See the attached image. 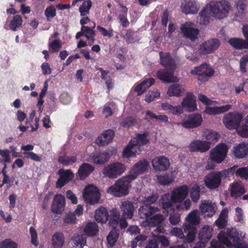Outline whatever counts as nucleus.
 Instances as JSON below:
<instances>
[{"instance_id":"51","label":"nucleus","mask_w":248,"mask_h":248,"mask_svg":"<svg viewBox=\"0 0 248 248\" xmlns=\"http://www.w3.org/2000/svg\"><path fill=\"white\" fill-rule=\"evenodd\" d=\"M92 6V2L91 0H87L84 1L79 8L80 15L82 16L88 15L89 13Z\"/></svg>"},{"instance_id":"4","label":"nucleus","mask_w":248,"mask_h":248,"mask_svg":"<svg viewBox=\"0 0 248 248\" xmlns=\"http://www.w3.org/2000/svg\"><path fill=\"white\" fill-rule=\"evenodd\" d=\"M134 180V178L128 174L117 179L114 184L107 189L108 194L116 197H121L128 194L131 187V183Z\"/></svg>"},{"instance_id":"46","label":"nucleus","mask_w":248,"mask_h":248,"mask_svg":"<svg viewBox=\"0 0 248 248\" xmlns=\"http://www.w3.org/2000/svg\"><path fill=\"white\" fill-rule=\"evenodd\" d=\"M190 197L192 201L196 202L200 197V189L198 184L196 183H192L190 186Z\"/></svg>"},{"instance_id":"33","label":"nucleus","mask_w":248,"mask_h":248,"mask_svg":"<svg viewBox=\"0 0 248 248\" xmlns=\"http://www.w3.org/2000/svg\"><path fill=\"white\" fill-rule=\"evenodd\" d=\"M108 212L105 207L100 206L95 210L94 218L97 222L102 224L105 223L108 220Z\"/></svg>"},{"instance_id":"26","label":"nucleus","mask_w":248,"mask_h":248,"mask_svg":"<svg viewBox=\"0 0 248 248\" xmlns=\"http://www.w3.org/2000/svg\"><path fill=\"white\" fill-rule=\"evenodd\" d=\"M188 148L191 152L200 153L205 152L210 149L205 141L200 140L192 141L188 145Z\"/></svg>"},{"instance_id":"49","label":"nucleus","mask_w":248,"mask_h":248,"mask_svg":"<svg viewBox=\"0 0 248 248\" xmlns=\"http://www.w3.org/2000/svg\"><path fill=\"white\" fill-rule=\"evenodd\" d=\"M83 230L84 232L89 236L96 235L99 231L98 226L95 222H89L87 223Z\"/></svg>"},{"instance_id":"9","label":"nucleus","mask_w":248,"mask_h":248,"mask_svg":"<svg viewBox=\"0 0 248 248\" xmlns=\"http://www.w3.org/2000/svg\"><path fill=\"white\" fill-rule=\"evenodd\" d=\"M228 173V170L213 171L208 174L204 179L205 186L209 189H215L218 188L221 183L222 176Z\"/></svg>"},{"instance_id":"63","label":"nucleus","mask_w":248,"mask_h":248,"mask_svg":"<svg viewBox=\"0 0 248 248\" xmlns=\"http://www.w3.org/2000/svg\"><path fill=\"white\" fill-rule=\"evenodd\" d=\"M30 232L31 236V243L35 246H38L39 242L36 231L34 228L31 227L30 228Z\"/></svg>"},{"instance_id":"2","label":"nucleus","mask_w":248,"mask_h":248,"mask_svg":"<svg viewBox=\"0 0 248 248\" xmlns=\"http://www.w3.org/2000/svg\"><path fill=\"white\" fill-rule=\"evenodd\" d=\"M233 11L230 2L227 0L211 1L206 5L200 13V24L206 25L209 18L213 16L217 18L222 19L227 17L230 12Z\"/></svg>"},{"instance_id":"41","label":"nucleus","mask_w":248,"mask_h":248,"mask_svg":"<svg viewBox=\"0 0 248 248\" xmlns=\"http://www.w3.org/2000/svg\"><path fill=\"white\" fill-rule=\"evenodd\" d=\"M94 170V168L89 163H83L78 169V174L81 179L88 177Z\"/></svg>"},{"instance_id":"5","label":"nucleus","mask_w":248,"mask_h":248,"mask_svg":"<svg viewBox=\"0 0 248 248\" xmlns=\"http://www.w3.org/2000/svg\"><path fill=\"white\" fill-rule=\"evenodd\" d=\"M127 170L126 166L118 161H114L105 166L101 173L104 178L115 179L121 176Z\"/></svg>"},{"instance_id":"60","label":"nucleus","mask_w":248,"mask_h":248,"mask_svg":"<svg viewBox=\"0 0 248 248\" xmlns=\"http://www.w3.org/2000/svg\"><path fill=\"white\" fill-rule=\"evenodd\" d=\"M56 8L53 5H50L47 7L45 11V15L47 20H49L50 18H53L56 16Z\"/></svg>"},{"instance_id":"48","label":"nucleus","mask_w":248,"mask_h":248,"mask_svg":"<svg viewBox=\"0 0 248 248\" xmlns=\"http://www.w3.org/2000/svg\"><path fill=\"white\" fill-rule=\"evenodd\" d=\"M161 107L162 110L168 111L169 113L173 115L182 114V108L180 106H173L168 103H164L161 104Z\"/></svg>"},{"instance_id":"29","label":"nucleus","mask_w":248,"mask_h":248,"mask_svg":"<svg viewBox=\"0 0 248 248\" xmlns=\"http://www.w3.org/2000/svg\"><path fill=\"white\" fill-rule=\"evenodd\" d=\"M232 107L230 104H226L222 106H207L205 108L204 112L211 115H217L229 111L231 109Z\"/></svg>"},{"instance_id":"6","label":"nucleus","mask_w":248,"mask_h":248,"mask_svg":"<svg viewBox=\"0 0 248 248\" xmlns=\"http://www.w3.org/2000/svg\"><path fill=\"white\" fill-rule=\"evenodd\" d=\"M243 116L242 113L234 111L228 113L224 115L222 121L223 124L228 129H233L236 128L237 133L241 136V135L238 131V128L246 123L245 118L243 123L240 124V123L243 120Z\"/></svg>"},{"instance_id":"3","label":"nucleus","mask_w":248,"mask_h":248,"mask_svg":"<svg viewBox=\"0 0 248 248\" xmlns=\"http://www.w3.org/2000/svg\"><path fill=\"white\" fill-rule=\"evenodd\" d=\"M159 208L157 207L143 204L139 209V215L141 218L147 219L143 222V225L154 226L162 223L165 217L158 213Z\"/></svg>"},{"instance_id":"10","label":"nucleus","mask_w":248,"mask_h":248,"mask_svg":"<svg viewBox=\"0 0 248 248\" xmlns=\"http://www.w3.org/2000/svg\"><path fill=\"white\" fill-rule=\"evenodd\" d=\"M190 73L192 75L198 76L199 80L206 81L213 76L215 71L210 65L204 63L194 67L191 69Z\"/></svg>"},{"instance_id":"14","label":"nucleus","mask_w":248,"mask_h":248,"mask_svg":"<svg viewBox=\"0 0 248 248\" xmlns=\"http://www.w3.org/2000/svg\"><path fill=\"white\" fill-rule=\"evenodd\" d=\"M220 42L217 39H212L203 42L200 44L198 51L201 54H207L213 53L218 48Z\"/></svg>"},{"instance_id":"21","label":"nucleus","mask_w":248,"mask_h":248,"mask_svg":"<svg viewBox=\"0 0 248 248\" xmlns=\"http://www.w3.org/2000/svg\"><path fill=\"white\" fill-rule=\"evenodd\" d=\"M114 136L113 130L108 129L103 131L95 140V143L98 146H105L108 144L112 140Z\"/></svg>"},{"instance_id":"27","label":"nucleus","mask_w":248,"mask_h":248,"mask_svg":"<svg viewBox=\"0 0 248 248\" xmlns=\"http://www.w3.org/2000/svg\"><path fill=\"white\" fill-rule=\"evenodd\" d=\"M232 152L237 158H243L248 155V143L242 142L234 146Z\"/></svg>"},{"instance_id":"28","label":"nucleus","mask_w":248,"mask_h":248,"mask_svg":"<svg viewBox=\"0 0 248 248\" xmlns=\"http://www.w3.org/2000/svg\"><path fill=\"white\" fill-rule=\"evenodd\" d=\"M120 207L123 212L124 217L126 218H131L133 217L135 207L132 202L126 200L122 201Z\"/></svg>"},{"instance_id":"52","label":"nucleus","mask_w":248,"mask_h":248,"mask_svg":"<svg viewBox=\"0 0 248 248\" xmlns=\"http://www.w3.org/2000/svg\"><path fill=\"white\" fill-rule=\"evenodd\" d=\"M118 237V231L114 230L111 231L107 236V241L108 245L111 247L113 246L117 241Z\"/></svg>"},{"instance_id":"13","label":"nucleus","mask_w":248,"mask_h":248,"mask_svg":"<svg viewBox=\"0 0 248 248\" xmlns=\"http://www.w3.org/2000/svg\"><path fill=\"white\" fill-rule=\"evenodd\" d=\"M180 107L182 108V113L184 111L187 112H193L197 109V105L196 98L194 94L191 93H188L183 99L181 103Z\"/></svg>"},{"instance_id":"30","label":"nucleus","mask_w":248,"mask_h":248,"mask_svg":"<svg viewBox=\"0 0 248 248\" xmlns=\"http://www.w3.org/2000/svg\"><path fill=\"white\" fill-rule=\"evenodd\" d=\"M183 228L186 234L183 238V242L186 243H190L195 240L197 233L196 227H191L190 224H183Z\"/></svg>"},{"instance_id":"61","label":"nucleus","mask_w":248,"mask_h":248,"mask_svg":"<svg viewBox=\"0 0 248 248\" xmlns=\"http://www.w3.org/2000/svg\"><path fill=\"white\" fill-rule=\"evenodd\" d=\"M0 248H17V244L10 239H7L0 243Z\"/></svg>"},{"instance_id":"50","label":"nucleus","mask_w":248,"mask_h":248,"mask_svg":"<svg viewBox=\"0 0 248 248\" xmlns=\"http://www.w3.org/2000/svg\"><path fill=\"white\" fill-rule=\"evenodd\" d=\"M78 160L76 156L62 155L59 156L58 161L64 166H68L76 163Z\"/></svg>"},{"instance_id":"11","label":"nucleus","mask_w":248,"mask_h":248,"mask_svg":"<svg viewBox=\"0 0 248 248\" xmlns=\"http://www.w3.org/2000/svg\"><path fill=\"white\" fill-rule=\"evenodd\" d=\"M203 119L200 113H194L185 115L180 123L181 125L185 128L192 129L200 126Z\"/></svg>"},{"instance_id":"25","label":"nucleus","mask_w":248,"mask_h":248,"mask_svg":"<svg viewBox=\"0 0 248 248\" xmlns=\"http://www.w3.org/2000/svg\"><path fill=\"white\" fill-rule=\"evenodd\" d=\"M202 138L206 140L205 142L208 143L209 148L211 144L216 143L218 141L220 138L219 134L216 131L212 129H205L202 134Z\"/></svg>"},{"instance_id":"47","label":"nucleus","mask_w":248,"mask_h":248,"mask_svg":"<svg viewBox=\"0 0 248 248\" xmlns=\"http://www.w3.org/2000/svg\"><path fill=\"white\" fill-rule=\"evenodd\" d=\"M131 140L134 141L133 142L136 145L141 148L142 145H145L149 142L148 134L144 133L142 134H138L133 137Z\"/></svg>"},{"instance_id":"23","label":"nucleus","mask_w":248,"mask_h":248,"mask_svg":"<svg viewBox=\"0 0 248 248\" xmlns=\"http://www.w3.org/2000/svg\"><path fill=\"white\" fill-rule=\"evenodd\" d=\"M65 205V198L61 194L56 195L53 199L52 211L56 214H62Z\"/></svg>"},{"instance_id":"55","label":"nucleus","mask_w":248,"mask_h":248,"mask_svg":"<svg viewBox=\"0 0 248 248\" xmlns=\"http://www.w3.org/2000/svg\"><path fill=\"white\" fill-rule=\"evenodd\" d=\"M62 46V41L59 39H55L49 44V49L52 53L57 52L61 49Z\"/></svg>"},{"instance_id":"8","label":"nucleus","mask_w":248,"mask_h":248,"mask_svg":"<svg viewBox=\"0 0 248 248\" xmlns=\"http://www.w3.org/2000/svg\"><path fill=\"white\" fill-rule=\"evenodd\" d=\"M82 196L86 202L94 204L99 202L101 198V193L97 186L92 184H89L85 186L83 190Z\"/></svg>"},{"instance_id":"37","label":"nucleus","mask_w":248,"mask_h":248,"mask_svg":"<svg viewBox=\"0 0 248 248\" xmlns=\"http://www.w3.org/2000/svg\"><path fill=\"white\" fill-rule=\"evenodd\" d=\"M231 196L237 198L245 192L244 186L241 181H237L230 184Z\"/></svg>"},{"instance_id":"43","label":"nucleus","mask_w":248,"mask_h":248,"mask_svg":"<svg viewBox=\"0 0 248 248\" xmlns=\"http://www.w3.org/2000/svg\"><path fill=\"white\" fill-rule=\"evenodd\" d=\"M185 92V89L177 84H174L169 87L167 94L169 96H181Z\"/></svg>"},{"instance_id":"16","label":"nucleus","mask_w":248,"mask_h":248,"mask_svg":"<svg viewBox=\"0 0 248 248\" xmlns=\"http://www.w3.org/2000/svg\"><path fill=\"white\" fill-rule=\"evenodd\" d=\"M199 208L202 214L207 217L213 216L217 210L216 204L209 200L202 201L199 205Z\"/></svg>"},{"instance_id":"58","label":"nucleus","mask_w":248,"mask_h":248,"mask_svg":"<svg viewBox=\"0 0 248 248\" xmlns=\"http://www.w3.org/2000/svg\"><path fill=\"white\" fill-rule=\"evenodd\" d=\"M246 123L238 128V131L243 138H248V115L246 117Z\"/></svg>"},{"instance_id":"12","label":"nucleus","mask_w":248,"mask_h":248,"mask_svg":"<svg viewBox=\"0 0 248 248\" xmlns=\"http://www.w3.org/2000/svg\"><path fill=\"white\" fill-rule=\"evenodd\" d=\"M181 29L184 36L192 41L197 39L200 34V30L190 21L182 25Z\"/></svg>"},{"instance_id":"20","label":"nucleus","mask_w":248,"mask_h":248,"mask_svg":"<svg viewBox=\"0 0 248 248\" xmlns=\"http://www.w3.org/2000/svg\"><path fill=\"white\" fill-rule=\"evenodd\" d=\"M159 56L160 63L166 68V70L173 71L175 69L176 63L169 53L161 51L159 52Z\"/></svg>"},{"instance_id":"57","label":"nucleus","mask_w":248,"mask_h":248,"mask_svg":"<svg viewBox=\"0 0 248 248\" xmlns=\"http://www.w3.org/2000/svg\"><path fill=\"white\" fill-rule=\"evenodd\" d=\"M236 176L243 179L248 180V168L241 167L238 169L235 172Z\"/></svg>"},{"instance_id":"42","label":"nucleus","mask_w":248,"mask_h":248,"mask_svg":"<svg viewBox=\"0 0 248 248\" xmlns=\"http://www.w3.org/2000/svg\"><path fill=\"white\" fill-rule=\"evenodd\" d=\"M71 241L74 248H83L86 245V239L83 234H74L71 238Z\"/></svg>"},{"instance_id":"53","label":"nucleus","mask_w":248,"mask_h":248,"mask_svg":"<svg viewBox=\"0 0 248 248\" xmlns=\"http://www.w3.org/2000/svg\"><path fill=\"white\" fill-rule=\"evenodd\" d=\"M22 23V19L20 16H15L10 22L9 29L13 31H16L17 28L20 27Z\"/></svg>"},{"instance_id":"56","label":"nucleus","mask_w":248,"mask_h":248,"mask_svg":"<svg viewBox=\"0 0 248 248\" xmlns=\"http://www.w3.org/2000/svg\"><path fill=\"white\" fill-rule=\"evenodd\" d=\"M0 156L2 159H0V163H11L10 152L8 149H0Z\"/></svg>"},{"instance_id":"64","label":"nucleus","mask_w":248,"mask_h":248,"mask_svg":"<svg viewBox=\"0 0 248 248\" xmlns=\"http://www.w3.org/2000/svg\"><path fill=\"white\" fill-rule=\"evenodd\" d=\"M170 233L178 238L183 239L185 237L182 229L180 228L174 227L170 231Z\"/></svg>"},{"instance_id":"35","label":"nucleus","mask_w":248,"mask_h":248,"mask_svg":"<svg viewBox=\"0 0 248 248\" xmlns=\"http://www.w3.org/2000/svg\"><path fill=\"white\" fill-rule=\"evenodd\" d=\"M154 83L155 79L154 78L146 79L142 82L135 85L134 90L137 93L138 95H141L154 84Z\"/></svg>"},{"instance_id":"39","label":"nucleus","mask_w":248,"mask_h":248,"mask_svg":"<svg viewBox=\"0 0 248 248\" xmlns=\"http://www.w3.org/2000/svg\"><path fill=\"white\" fill-rule=\"evenodd\" d=\"M226 234V237L228 239L227 236H229V237L232 240V244L236 243L238 240L241 239V238L243 239L245 237V234L242 233L241 232H239L236 229L231 228H228L227 231V233L224 232Z\"/></svg>"},{"instance_id":"24","label":"nucleus","mask_w":248,"mask_h":248,"mask_svg":"<svg viewBox=\"0 0 248 248\" xmlns=\"http://www.w3.org/2000/svg\"><path fill=\"white\" fill-rule=\"evenodd\" d=\"M60 177L58 179L56 186L57 187L61 188L66 183L71 181L74 176V173L69 170H60L59 171Z\"/></svg>"},{"instance_id":"38","label":"nucleus","mask_w":248,"mask_h":248,"mask_svg":"<svg viewBox=\"0 0 248 248\" xmlns=\"http://www.w3.org/2000/svg\"><path fill=\"white\" fill-rule=\"evenodd\" d=\"M156 74L159 79L166 83L176 82L179 80L171 73H169L163 70H159Z\"/></svg>"},{"instance_id":"18","label":"nucleus","mask_w":248,"mask_h":248,"mask_svg":"<svg viewBox=\"0 0 248 248\" xmlns=\"http://www.w3.org/2000/svg\"><path fill=\"white\" fill-rule=\"evenodd\" d=\"M218 239L221 243H222L229 248H248V244L246 242L241 241V239L232 244L229 239L226 238V234L223 231L219 233Z\"/></svg>"},{"instance_id":"59","label":"nucleus","mask_w":248,"mask_h":248,"mask_svg":"<svg viewBox=\"0 0 248 248\" xmlns=\"http://www.w3.org/2000/svg\"><path fill=\"white\" fill-rule=\"evenodd\" d=\"M146 240V236L145 235H140L138 236L134 240L132 241L131 243V248H136L138 246L141 247L143 242Z\"/></svg>"},{"instance_id":"19","label":"nucleus","mask_w":248,"mask_h":248,"mask_svg":"<svg viewBox=\"0 0 248 248\" xmlns=\"http://www.w3.org/2000/svg\"><path fill=\"white\" fill-rule=\"evenodd\" d=\"M200 8V4L195 0H185L181 5L182 11L186 14L197 13Z\"/></svg>"},{"instance_id":"31","label":"nucleus","mask_w":248,"mask_h":248,"mask_svg":"<svg viewBox=\"0 0 248 248\" xmlns=\"http://www.w3.org/2000/svg\"><path fill=\"white\" fill-rule=\"evenodd\" d=\"M110 155L107 151L96 153L91 157V160L97 165H103L108 161Z\"/></svg>"},{"instance_id":"15","label":"nucleus","mask_w":248,"mask_h":248,"mask_svg":"<svg viewBox=\"0 0 248 248\" xmlns=\"http://www.w3.org/2000/svg\"><path fill=\"white\" fill-rule=\"evenodd\" d=\"M152 165L155 171L161 172L167 170L170 163L167 157L161 155L154 157L152 159Z\"/></svg>"},{"instance_id":"22","label":"nucleus","mask_w":248,"mask_h":248,"mask_svg":"<svg viewBox=\"0 0 248 248\" xmlns=\"http://www.w3.org/2000/svg\"><path fill=\"white\" fill-rule=\"evenodd\" d=\"M131 140L127 146L124 149L123 151L124 157L127 158L135 157L140 153L141 148L136 145Z\"/></svg>"},{"instance_id":"17","label":"nucleus","mask_w":248,"mask_h":248,"mask_svg":"<svg viewBox=\"0 0 248 248\" xmlns=\"http://www.w3.org/2000/svg\"><path fill=\"white\" fill-rule=\"evenodd\" d=\"M149 166V163L146 160H142L135 164L130 169L129 173L130 176L135 180L138 176L146 171Z\"/></svg>"},{"instance_id":"45","label":"nucleus","mask_w":248,"mask_h":248,"mask_svg":"<svg viewBox=\"0 0 248 248\" xmlns=\"http://www.w3.org/2000/svg\"><path fill=\"white\" fill-rule=\"evenodd\" d=\"M235 6L236 8L235 16L236 19L239 20L243 16L244 11L246 7V0H237L235 2Z\"/></svg>"},{"instance_id":"1","label":"nucleus","mask_w":248,"mask_h":248,"mask_svg":"<svg viewBox=\"0 0 248 248\" xmlns=\"http://www.w3.org/2000/svg\"><path fill=\"white\" fill-rule=\"evenodd\" d=\"M189 187L186 185L174 188L170 192L163 194L159 200L160 205L168 215L169 211L180 210L181 203L187 197Z\"/></svg>"},{"instance_id":"54","label":"nucleus","mask_w":248,"mask_h":248,"mask_svg":"<svg viewBox=\"0 0 248 248\" xmlns=\"http://www.w3.org/2000/svg\"><path fill=\"white\" fill-rule=\"evenodd\" d=\"M160 95V93L157 90L149 91L145 96V101L150 103L155 99L159 98Z\"/></svg>"},{"instance_id":"62","label":"nucleus","mask_w":248,"mask_h":248,"mask_svg":"<svg viewBox=\"0 0 248 248\" xmlns=\"http://www.w3.org/2000/svg\"><path fill=\"white\" fill-rule=\"evenodd\" d=\"M102 78L105 80L108 89H110L113 87V83L110 77L108 75V72L100 69Z\"/></svg>"},{"instance_id":"44","label":"nucleus","mask_w":248,"mask_h":248,"mask_svg":"<svg viewBox=\"0 0 248 248\" xmlns=\"http://www.w3.org/2000/svg\"><path fill=\"white\" fill-rule=\"evenodd\" d=\"M229 43L232 46L237 49L248 48V40L237 38H232L229 40Z\"/></svg>"},{"instance_id":"40","label":"nucleus","mask_w":248,"mask_h":248,"mask_svg":"<svg viewBox=\"0 0 248 248\" xmlns=\"http://www.w3.org/2000/svg\"><path fill=\"white\" fill-rule=\"evenodd\" d=\"M64 234L60 232H56L52 236L51 243L54 248H62L65 243Z\"/></svg>"},{"instance_id":"32","label":"nucleus","mask_w":248,"mask_h":248,"mask_svg":"<svg viewBox=\"0 0 248 248\" xmlns=\"http://www.w3.org/2000/svg\"><path fill=\"white\" fill-rule=\"evenodd\" d=\"M213 229L209 225H206L203 226L200 230L199 233V237L201 243L207 242L212 237L213 235Z\"/></svg>"},{"instance_id":"36","label":"nucleus","mask_w":248,"mask_h":248,"mask_svg":"<svg viewBox=\"0 0 248 248\" xmlns=\"http://www.w3.org/2000/svg\"><path fill=\"white\" fill-rule=\"evenodd\" d=\"M178 169L175 168L172 171L170 175L164 174L157 176V182L162 185H169L172 183L175 177V175L178 173Z\"/></svg>"},{"instance_id":"7","label":"nucleus","mask_w":248,"mask_h":248,"mask_svg":"<svg viewBox=\"0 0 248 248\" xmlns=\"http://www.w3.org/2000/svg\"><path fill=\"white\" fill-rule=\"evenodd\" d=\"M230 149L229 145L220 143L209 152V159L216 163H222L226 158Z\"/></svg>"},{"instance_id":"34","label":"nucleus","mask_w":248,"mask_h":248,"mask_svg":"<svg viewBox=\"0 0 248 248\" xmlns=\"http://www.w3.org/2000/svg\"><path fill=\"white\" fill-rule=\"evenodd\" d=\"M185 220L187 222L183 224H190L191 227H196L200 224L201 221L199 211L195 210L190 212L186 217Z\"/></svg>"}]
</instances>
